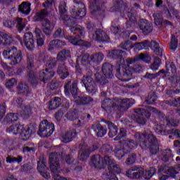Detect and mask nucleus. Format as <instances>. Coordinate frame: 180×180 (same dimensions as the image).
I'll return each instance as SVG.
<instances>
[{"instance_id": "55", "label": "nucleus", "mask_w": 180, "mask_h": 180, "mask_svg": "<svg viewBox=\"0 0 180 180\" xmlns=\"http://www.w3.org/2000/svg\"><path fill=\"white\" fill-rule=\"evenodd\" d=\"M166 103L170 106H174L175 108L180 107V97L175 98H172L169 100L166 101Z\"/></svg>"}, {"instance_id": "60", "label": "nucleus", "mask_w": 180, "mask_h": 180, "mask_svg": "<svg viewBox=\"0 0 180 180\" xmlns=\"http://www.w3.org/2000/svg\"><path fill=\"white\" fill-rule=\"evenodd\" d=\"M161 65V59L160 58H155L154 62L150 65V68L153 71H157Z\"/></svg>"}, {"instance_id": "48", "label": "nucleus", "mask_w": 180, "mask_h": 180, "mask_svg": "<svg viewBox=\"0 0 180 180\" xmlns=\"http://www.w3.org/2000/svg\"><path fill=\"white\" fill-rule=\"evenodd\" d=\"M124 51L119 49H115L108 53L109 56L111 57V58H114L115 60L119 59L122 60V54H123Z\"/></svg>"}, {"instance_id": "58", "label": "nucleus", "mask_w": 180, "mask_h": 180, "mask_svg": "<svg viewBox=\"0 0 180 180\" xmlns=\"http://www.w3.org/2000/svg\"><path fill=\"white\" fill-rule=\"evenodd\" d=\"M155 101H157V94L154 92L150 94L146 99V102L148 105H153Z\"/></svg>"}, {"instance_id": "20", "label": "nucleus", "mask_w": 180, "mask_h": 180, "mask_svg": "<svg viewBox=\"0 0 180 180\" xmlns=\"http://www.w3.org/2000/svg\"><path fill=\"white\" fill-rule=\"evenodd\" d=\"M139 27L145 35L150 34L153 29V24L146 19L140 20Z\"/></svg>"}, {"instance_id": "1", "label": "nucleus", "mask_w": 180, "mask_h": 180, "mask_svg": "<svg viewBox=\"0 0 180 180\" xmlns=\"http://www.w3.org/2000/svg\"><path fill=\"white\" fill-rule=\"evenodd\" d=\"M70 56L71 51H70V49H63L58 53L56 58H49L46 60V67L51 70H52V68H56L58 61L56 74H58L60 79H65V78L70 77V70H68V67H67L65 61L67 58Z\"/></svg>"}, {"instance_id": "41", "label": "nucleus", "mask_w": 180, "mask_h": 180, "mask_svg": "<svg viewBox=\"0 0 180 180\" xmlns=\"http://www.w3.org/2000/svg\"><path fill=\"white\" fill-rule=\"evenodd\" d=\"M94 101V98H92L89 96H79L77 99L75 100L76 103L77 105H88V103H91Z\"/></svg>"}, {"instance_id": "50", "label": "nucleus", "mask_w": 180, "mask_h": 180, "mask_svg": "<svg viewBox=\"0 0 180 180\" xmlns=\"http://www.w3.org/2000/svg\"><path fill=\"white\" fill-rule=\"evenodd\" d=\"M148 46H150V41H145L143 42L135 43L133 47H134L136 50L140 51L143 50V49H148Z\"/></svg>"}, {"instance_id": "2", "label": "nucleus", "mask_w": 180, "mask_h": 180, "mask_svg": "<svg viewBox=\"0 0 180 180\" xmlns=\"http://www.w3.org/2000/svg\"><path fill=\"white\" fill-rule=\"evenodd\" d=\"M134 139L138 141L139 145L143 149L149 148L150 155H156L160 151V143L157 137L153 134H143L136 132L134 135Z\"/></svg>"}, {"instance_id": "13", "label": "nucleus", "mask_w": 180, "mask_h": 180, "mask_svg": "<svg viewBox=\"0 0 180 180\" xmlns=\"http://www.w3.org/2000/svg\"><path fill=\"white\" fill-rule=\"evenodd\" d=\"M75 5L72 8V13L76 19H81L86 15L85 4L82 3V0H74Z\"/></svg>"}, {"instance_id": "4", "label": "nucleus", "mask_w": 180, "mask_h": 180, "mask_svg": "<svg viewBox=\"0 0 180 180\" xmlns=\"http://www.w3.org/2000/svg\"><path fill=\"white\" fill-rule=\"evenodd\" d=\"M134 112L137 115H132L131 118L134 119L135 122H136L138 124H140V126H144V124L147 123V119L151 116L150 112L158 113V110L151 106H147L146 110L144 108H136L134 110Z\"/></svg>"}, {"instance_id": "27", "label": "nucleus", "mask_w": 180, "mask_h": 180, "mask_svg": "<svg viewBox=\"0 0 180 180\" xmlns=\"http://www.w3.org/2000/svg\"><path fill=\"white\" fill-rule=\"evenodd\" d=\"M33 133H36V129L33 127H25L22 126V129H20V134L22 140L26 141V140H29L31 134Z\"/></svg>"}, {"instance_id": "47", "label": "nucleus", "mask_w": 180, "mask_h": 180, "mask_svg": "<svg viewBox=\"0 0 180 180\" xmlns=\"http://www.w3.org/2000/svg\"><path fill=\"white\" fill-rule=\"evenodd\" d=\"M166 72L167 74H176V66L174 62L167 61L166 63Z\"/></svg>"}, {"instance_id": "32", "label": "nucleus", "mask_w": 180, "mask_h": 180, "mask_svg": "<svg viewBox=\"0 0 180 180\" xmlns=\"http://www.w3.org/2000/svg\"><path fill=\"white\" fill-rule=\"evenodd\" d=\"M103 122L104 123H105V124H107L109 129V132H108L109 137H110V139H113V137H115V136L117 134V127L110 121L104 120Z\"/></svg>"}, {"instance_id": "15", "label": "nucleus", "mask_w": 180, "mask_h": 180, "mask_svg": "<svg viewBox=\"0 0 180 180\" xmlns=\"http://www.w3.org/2000/svg\"><path fill=\"white\" fill-rule=\"evenodd\" d=\"M63 156L60 153L56 152L51 153L49 155V164L51 172H58L60 168V160Z\"/></svg>"}, {"instance_id": "37", "label": "nucleus", "mask_w": 180, "mask_h": 180, "mask_svg": "<svg viewBox=\"0 0 180 180\" xmlns=\"http://www.w3.org/2000/svg\"><path fill=\"white\" fill-rule=\"evenodd\" d=\"M149 47L155 53L157 54V56H162V49H161V46H160V44L155 41H149Z\"/></svg>"}, {"instance_id": "49", "label": "nucleus", "mask_w": 180, "mask_h": 180, "mask_svg": "<svg viewBox=\"0 0 180 180\" xmlns=\"http://www.w3.org/2000/svg\"><path fill=\"white\" fill-rule=\"evenodd\" d=\"M100 153L105 155L104 157H110L108 156L109 154L112 153V146L110 145L104 144L100 148Z\"/></svg>"}, {"instance_id": "53", "label": "nucleus", "mask_w": 180, "mask_h": 180, "mask_svg": "<svg viewBox=\"0 0 180 180\" xmlns=\"http://www.w3.org/2000/svg\"><path fill=\"white\" fill-rule=\"evenodd\" d=\"M154 174H155V168L150 167L149 170L143 171L142 176H143L145 179H151L154 176Z\"/></svg>"}, {"instance_id": "5", "label": "nucleus", "mask_w": 180, "mask_h": 180, "mask_svg": "<svg viewBox=\"0 0 180 180\" xmlns=\"http://www.w3.org/2000/svg\"><path fill=\"white\" fill-rule=\"evenodd\" d=\"M47 16H49V11H47V9H43L36 13L34 19L36 22H41L42 30L44 34L50 36L53 29H54V25L47 19Z\"/></svg>"}, {"instance_id": "51", "label": "nucleus", "mask_w": 180, "mask_h": 180, "mask_svg": "<svg viewBox=\"0 0 180 180\" xmlns=\"http://www.w3.org/2000/svg\"><path fill=\"white\" fill-rule=\"evenodd\" d=\"M36 152V146L33 143H27L22 146V153H32Z\"/></svg>"}, {"instance_id": "8", "label": "nucleus", "mask_w": 180, "mask_h": 180, "mask_svg": "<svg viewBox=\"0 0 180 180\" xmlns=\"http://www.w3.org/2000/svg\"><path fill=\"white\" fill-rule=\"evenodd\" d=\"M131 65V64L127 63V65H120L116 67L115 76L118 79L124 82H127L131 79V77H133V69L130 68Z\"/></svg>"}, {"instance_id": "11", "label": "nucleus", "mask_w": 180, "mask_h": 180, "mask_svg": "<svg viewBox=\"0 0 180 180\" xmlns=\"http://www.w3.org/2000/svg\"><path fill=\"white\" fill-rule=\"evenodd\" d=\"M27 64L28 70V81L30 82L31 85H36L37 84V78H36V75L33 71L34 68V57L33 55H27Z\"/></svg>"}, {"instance_id": "34", "label": "nucleus", "mask_w": 180, "mask_h": 180, "mask_svg": "<svg viewBox=\"0 0 180 180\" xmlns=\"http://www.w3.org/2000/svg\"><path fill=\"white\" fill-rule=\"evenodd\" d=\"M30 6H32V4L29 1H24L18 6V11L23 15H29L32 11Z\"/></svg>"}, {"instance_id": "63", "label": "nucleus", "mask_w": 180, "mask_h": 180, "mask_svg": "<svg viewBox=\"0 0 180 180\" xmlns=\"http://www.w3.org/2000/svg\"><path fill=\"white\" fill-rule=\"evenodd\" d=\"M133 42L131 41L128 40L125 42H122L120 44L121 49H123V50H130V49H133Z\"/></svg>"}, {"instance_id": "23", "label": "nucleus", "mask_w": 180, "mask_h": 180, "mask_svg": "<svg viewBox=\"0 0 180 180\" xmlns=\"http://www.w3.org/2000/svg\"><path fill=\"white\" fill-rule=\"evenodd\" d=\"M24 44L29 51L34 50V40L33 34L30 32H26L24 35Z\"/></svg>"}, {"instance_id": "45", "label": "nucleus", "mask_w": 180, "mask_h": 180, "mask_svg": "<svg viewBox=\"0 0 180 180\" xmlns=\"http://www.w3.org/2000/svg\"><path fill=\"white\" fill-rule=\"evenodd\" d=\"M22 160H23V157L20 155H17V156L8 155L6 158V161L8 164H13L14 162H18V164H20Z\"/></svg>"}, {"instance_id": "22", "label": "nucleus", "mask_w": 180, "mask_h": 180, "mask_svg": "<svg viewBox=\"0 0 180 180\" xmlns=\"http://www.w3.org/2000/svg\"><path fill=\"white\" fill-rule=\"evenodd\" d=\"M89 155H91L89 146L88 144L84 143L79 150L78 160L79 161H86V159L89 158Z\"/></svg>"}, {"instance_id": "56", "label": "nucleus", "mask_w": 180, "mask_h": 180, "mask_svg": "<svg viewBox=\"0 0 180 180\" xmlns=\"http://www.w3.org/2000/svg\"><path fill=\"white\" fill-rule=\"evenodd\" d=\"M124 16L126 18V19H129V21L127 22V27L129 28L130 27V26H131V23L132 22H134L136 20V17H134V14H133V13H131V11H129L127 13L124 14Z\"/></svg>"}, {"instance_id": "14", "label": "nucleus", "mask_w": 180, "mask_h": 180, "mask_svg": "<svg viewBox=\"0 0 180 180\" xmlns=\"http://www.w3.org/2000/svg\"><path fill=\"white\" fill-rule=\"evenodd\" d=\"M158 133L162 136H167V134H173L179 139V140H175L174 141V148L177 149V154L180 155V130L179 129H172V130H165V129H159Z\"/></svg>"}, {"instance_id": "21", "label": "nucleus", "mask_w": 180, "mask_h": 180, "mask_svg": "<svg viewBox=\"0 0 180 180\" xmlns=\"http://www.w3.org/2000/svg\"><path fill=\"white\" fill-rule=\"evenodd\" d=\"M15 24H16V27L18 32H22L26 27V25L25 22H23V18L17 17L15 20L13 21H7L5 22V26L7 27H13L15 26Z\"/></svg>"}, {"instance_id": "26", "label": "nucleus", "mask_w": 180, "mask_h": 180, "mask_svg": "<svg viewBox=\"0 0 180 180\" xmlns=\"http://www.w3.org/2000/svg\"><path fill=\"white\" fill-rule=\"evenodd\" d=\"M103 4H102L101 0H90V8L92 11L93 13H103L105 10L102 9Z\"/></svg>"}, {"instance_id": "40", "label": "nucleus", "mask_w": 180, "mask_h": 180, "mask_svg": "<svg viewBox=\"0 0 180 180\" xmlns=\"http://www.w3.org/2000/svg\"><path fill=\"white\" fill-rule=\"evenodd\" d=\"M61 105V98L60 97H55L53 100L49 101V110H54L60 108Z\"/></svg>"}, {"instance_id": "19", "label": "nucleus", "mask_w": 180, "mask_h": 180, "mask_svg": "<svg viewBox=\"0 0 180 180\" xmlns=\"http://www.w3.org/2000/svg\"><path fill=\"white\" fill-rule=\"evenodd\" d=\"M82 82L88 94H96L98 92V86L94 81V78L84 79V80H82Z\"/></svg>"}, {"instance_id": "62", "label": "nucleus", "mask_w": 180, "mask_h": 180, "mask_svg": "<svg viewBox=\"0 0 180 180\" xmlns=\"http://www.w3.org/2000/svg\"><path fill=\"white\" fill-rule=\"evenodd\" d=\"M64 159L66 164H68L69 165H75L76 164H78V162L70 155H66Z\"/></svg>"}, {"instance_id": "33", "label": "nucleus", "mask_w": 180, "mask_h": 180, "mask_svg": "<svg viewBox=\"0 0 180 180\" xmlns=\"http://www.w3.org/2000/svg\"><path fill=\"white\" fill-rule=\"evenodd\" d=\"M91 129L96 133L97 137H103L107 133V130L103 128V127L99 124L96 123L91 126Z\"/></svg>"}, {"instance_id": "16", "label": "nucleus", "mask_w": 180, "mask_h": 180, "mask_svg": "<svg viewBox=\"0 0 180 180\" xmlns=\"http://www.w3.org/2000/svg\"><path fill=\"white\" fill-rule=\"evenodd\" d=\"M47 162L46 159H40L38 162L37 170L39 172L40 175L43 176L45 179H50L51 176H50V173L49 168L47 167Z\"/></svg>"}, {"instance_id": "38", "label": "nucleus", "mask_w": 180, "mask_h": 180, "mask_svg": "<svg viewBox=\"0 0 180 180\" xmlns=\"http://www.w3.org/2000/svg\"><path fill=\"white\" fill-rule=\"evenodd\" d=\"M77 134V131L75 130L68 131L65 134L62 136V141L63 143H70V141H72V139L75 137Z\"/></svg>"}, {"instance_id": "18", "label": "nucleus", "mask_w": 180, "mask_h": 180, "mask_svg": "<svg viewBox=\"0 0 180 180\" xmlns=\"http://www.w3.org/2000/svg\"><path fill=\"white\" fill-rule=\"evenodd\" d=\"M143 174H144V169L137 167H132L126 172L127 176L132 179H139V178H141Z\"/></svg>"}, {"instance_id": "6", "label": "nucleus", "mask_w": 180, "mask_h": 180, "mask_svg": "<svg viewBox=\"0 0 180 180\" xmlns=\"http://www.w3.org/2000/svg\"><path fill=\"white\" fill-rule=\"evenodd\" d=\"M70 30L73 34H77V36H68L67 37L68 40H69L71 44L73 46H83L84 40L81 39L85 35V30L84 27L79 25L70 26Z\"/></svg>"}, {"instance_id": "42", "label": "nucleus", "mask_w": 180, "mask_h": 180, "mask_svg": "<svg viewBox=\"0 0 180 180\" xmlns=\"http://www.w3.org/2000/svg\"><path fill=\"white\" fill-rule=\"evenodd\" d=\"M160 157L164 162H168L172 158V151L171 149H165L162 151Z\"/></svg>"}, {"instance_id": "12", "label": "nucleus", "mask_w": 180, "mask_h": 180, "mask_svg": "<svg viewBox=\"0 0 180 180\" xmlns=\"http://www.w3.org/2000/svg\"><path fill=\"white\" fill-rule=\"evenodd\" d=\"M53 132L54 124H50L47 120H44L41 122L38 131L39 136L41 137H50Z\"/></svg>"}, {"instance_id": "59", "label": "nucleus", "mask_w": 180, "mask_h": 180, "mask_svg": "<svg viewBox=\"0 0 180 180\" xmlns=\"http://www.w3.org/2000/svg\"><path fill=\"white\" fill-rule=\"evenodd\" d=\"M153 18L155 20V25L156 26H161L164 22V18H162V16H161L159 13H154Z\"/></svg>"}, {"instance_id": "3", "label": "nucleus", "mask_w": 180, "mask_h": 180, "mask_svg": "<svg viewBox=\"0 0 180 180\" xmlns=\"http://www.w3.org/2000/svg\"><path fill=\"white\" fill-rule=\"evenodd\" d=\"M130 106H131L130 100L127 98H105L101 103L102 109L107 113H112V112H115V109L123 112V110H127Z\"/></svg>"}, {"instance_id": "31", "label": "nucleus", "mask_w": 180, "mask_h": 180, "mask_svg": "<svg viewBox=\"0 0 180 180\" xmlns=\"http://www.w3.org/2000/svg\"><path fill=\"white\" fill-rule=\"evenodd\" d=\"M12 41H13L12 36L0 32V46H10Z\"/></svg>"}, {"instance_id": "25", "label": "nucleus", "mask_w": 180, "mask_h": 180, "mask_svg": "<svg viewBox=\"0 0 180 180\" xmlns=\"http://www.w3.org/2000/svg\"><path fill=\"white\" fill-rule=\"evenodd\" d=\"M91 163L95 168H98V169L105 168V166L108 165L105 159L103 160V158L101 157L99 155H95L91 158Z\"/></svg>"}, {"instance_id": "10", "label": "nucleus", "mask_w": 180, "mask_h": 180, "mask_svg": "<svg viewBox=\"0 0 180 180\" xmlns=\"http://www.w3.org/2000/svg\"><path fill=\"white\" fill-rule=\"evenodd\" d=\"M104 160L107 165H108L109 172L108 173L103 174V178H108V176H110V175L116 176V174H120V172H122L120 166L116 164V161H115V159L112 158V157L105 156Z\"/></svg>"}, {"instance_id": "57", "label": "nucleus", "mask_w": 180, "mask_h": 180, "mask_svg": "<svg viewBox=\"0 0 180 180\" xmlns=\"http://www.w3.org/2000/svg\"><path fill=\"white\" fill-rule=\"evenodd\" d=\"M178 47V39L175 37V35L172 36L171 41L169 43V49L172 51H175Z\"/></svg>"}, {"instance_id": "7", "label": "nucleus", "mask_w": 180, "mask_h": 180, "mask_svg": "<svg viewBox=\"0 0 180 180\" xmlns=\"http://www.w3.org/2000/svg\"><path fill=\"white\" fill-rule=\"evenodd\" d=\"M5 58L9 60L10 65H16L22 61V51L18 50L15 46L10 47L3 51Z\"/></svg>"}, {"instance_id": "29", "label": "nucleus", "mask_w": 180, "mask_h": 180, "mask_svg": "<svg viewBox=\"0 0 180 180\" xmlns=\"http://www.w3.org/2000/svg\"><path fill=\"white\" fill-rule=\"evenodd\" d=\"M19 120V114L18 113H13L11 112L8 113L6 117H4L2 124L4 126H8V124H10L11 123H13V122H18Z\"/></svg>"}, {"instance_id": "24", "label": "nucleus", "mask_w": 180, "mask_h": 180, "mask_svg": "<svg viewBox=\"0 0 180 180\" xmlns=\"http://www.w3.org/2000/svg\"><path fill=\"white\" fill-rule=\"evenodd\" d=\"M140 60L141 61H143L144 63H147L148 64H149V63H150L151 61V57H150V56L147 54L141 53L139 56H137L134 58H127L126 60V63L127 64H134V63H136V61H140Z\"/></svg>"}, {"instance_id": "54", "label": "nucleus", "mask_w": 180, "mask_h": 180, "mask_svg": "<svg viewBox=\"0 0 180 180\" xmlns=\"http://www.w3.org/2000/svg\"><path fill=\"white\" fill-rule=\"evenodd\" d=\"M59 45V46H65V42H63V41L59 39H53L50 41L49 47L48 49L49 51H51L54 49V46Z\"/></svg>"}, {"instance_id": "61", "label": "nucleus", "mask_w": 180, "mask_h": 180, "mask_svg": "<svg viewBox=\"0 0 180 180\" xmlns=\"http://www.w3.org/2000/svg\"><path fill=\"white\" fill-rule=\"evenodd\" d=\"M167 6L170 11V12L177 19H180L179 12L178 10L175 9V8L172 6H171V3L169 1H167Z\"/></svg>"}, {"instance_id": "28", "label": "nucleus", "mask_w": 180, "mask_h": 180, "mask_svg": "<svg viewBox=\"0 0 180 180\" xmlns=\"http://www.w3.org/2000/svg\"><path fill=\"white\" fill-rule=\"evenodd\" d=\"M53 77H54V72L46 68L45 70L39 72V79L42 81L44 84H46L48 81H50Z\"/></svg>"}, {"instance_id": "35", "label": "nucleus", "mask_w": 180, "mask_h": 180, "mask_svg": "<svg viewBox=\"0 0 180 180\" xmlns=\"http://www.w3.org/2000/svg\"><path fill=\"white\" fill-rule=\"evenodd\" d=\"M77 55L81 59V63L83 65H88L89 64V53L85 52V51H79Z\"/></svg>"}, {"instance_id": "9", "label": "nucleus", "mask_w": 180, "mask_h": 180, "mask_svg": "<svg viewBox=\"0 0 180 180\" xmlns=\"http://www.w3.org/2000/svg\"><path fill=\"white\" fill-rule=\"evenodd\" d=\"M101 70L105 77L101 75V73H96V80L101 85H105L108 82L106 78H113V65L109 63H105L103 64Z\"/></svg>"}, {"instance_id": "64", "label": "nucleus", "mask_w": 180, "mask_h": 180, "mask_svg": "<svg viewBox=\"0 0 180 180\" xmlns=\"http://www.w3.org/2000/svg\"><path fill=\"white\" fill-rule=\"evenodd\" d=\"M123 6V0H113V10L119 11Z\"/></svg>"}, {"instance_id": "43", "label": "nucleus", "mask_w": 180, "mask_h": 180, "mask_svg": "<svg viewBox=\"0 0 180 180\" xmlns=\"http://www.w3.org/2000/svg\"><path fill=\"white\" fill-rule=\"evenodd\" d=\"M58 9L60 18H62L63 20H65V18L67 17L65 15L67 13V3H65L64 1H60L59 4Z\"/></svg>"}, {"instance_id": "44", "label": "nucleus", "mask_w": 180, "mask_h": 180, "mask_svg": "<svg viewBox=\"0 0 180 180\" xmlns=\"http://www.w3.org/2000/svg\"><path fill=\"white\" fill-rule=\"evenodd\" d=\"M17 89L18 94H20L22 95H27L30 92V90L29 89V86L23 82H21L18 84Z\"/></svg>"}, {"instance_id": "36", "label": "nucleus", "mask_w": 180, "mask_h": 180, "mask_svg": "<svg viewBox=\"0 0 180 180\" xmlns=\"http://www.w3.org/2000/svg\"><path fill=\"white\" fill-rule=\"evenodd\" d=\"M135 140V141H134ZM127 139L124 147L126 148L127 151L129 153L130 150H134L139 147V141L136 139Z\"/></svg>"}, {"instance_id": "52", "label": "nucleus", "mask_w": 180, "mask_h": 180, "mask_svg": "<svg viewBox=\"0 0 180 180\" xmlns=\"http://www.w3.org/2000/svg\"><path fill=\"white\" fill-rule=\"evenodd\" d=\"M103 58H105V56L101 52H98L94 55H93L91 58V61L93 63H96V64H99Z\"/></svg>"}, {"instance_id": "30", "label": "nucleus", "mask_w": 180, "mask_h": 180, "mask_svg": "<svg viewBox=\"0 0 180 180\" xmlns=\"http://www.w3.org/2000/svg\"><path fill=\"white\" fill-rule=\"evenodd\" d=\"M162 126H167L168 127H176L178 126V121L172 120L169 117H162L160 127Z\"/></svg>"}, {"instance_id": "39", "label": "nucleus", "mask_w": 180, "mask_h": 180, "mask_svg": "<svg viewBox=\"0 0 180 180\" xmlns=\"http://www.w3.org/2000/svg\"><path fill=\"white\" fill-rule=\"evenodd\" d=\"M21 108L20 115L23 119H29V117L32 115V107L29 105H24Z\"/></svg>"}, {"instance_id": "17", "label": "nucleus", "mask_w": 180, "mask_h": 180, "mask_svg": "<svg viewBox=\"0 0 180 180\" xmlns=\"http://www.w3.org/2000/svg\"><path fill=\"white\" fill-rule=\"evenodd\" d=\"M93 40H96L98 43H109L110 38L103 30L98 29L93 34Z\"/></svg>"}, {"instance_id": "46", "label": "nucleus", "mask_w": 180, "mask_h": 180, "mask_svg": "<svg viewBox=\"0 0 180 180\" xmlns=\"http://www.w3.org/2000/svg\"><path fill=\"white\" fill-rule=\"evenodd\" d=\"M20 129H23V125H19L18 124H13L10 127L6 129L7 133H12L13 134H18L20 133Z\"/></svg>"}]
</instances>
